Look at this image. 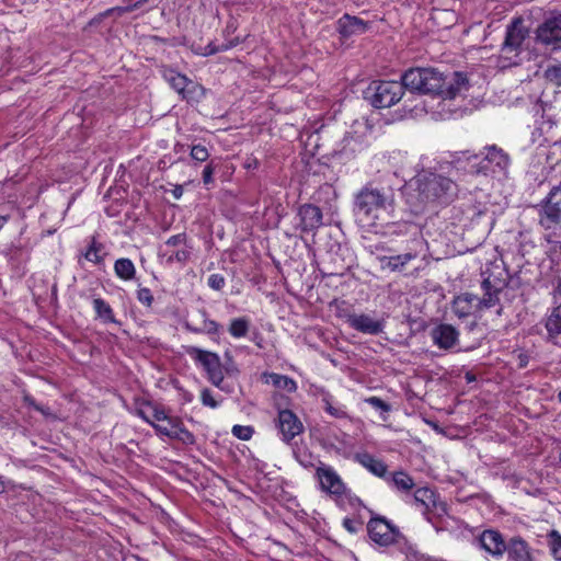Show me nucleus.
I'll return each mask as SVG.
<instances>
[{"mask_svg": "<svg viewBox=\"0 0 561 561\" xmlns=\"http://www.w3.org/2000/svg\"><path fill=\"white\" fill-rule=\"evenodd\" d=\"M401 82L412 92L436 94L443 99H454L468 88L463 73L444 75L435 68H411L402 75Z\"/></svg>", "mask_w": 561, "mask_h": 561, "instance_id": "nucleus-1", "label": "nucleus"}, {"mask_svg": "<svg viewBox=\"0 0 561 561\" xmlns=\"http://www.w3.org/2000/svg\"><path fill=\"white\" fill-rule=\"evenodd\" d=\"M485 153L482 158L479 154L470 153L469 150L455 152L449 161L439 164L440 171L450 172L455 170H466L477 175H506L511 159L508 154L495 145L485 147Z\"/></svg>", "mask_w": 561, "mask_h": 561, "instance_id": "nucleus-2", "label": "nucleus"}, {"mask_svg": "<svg viewBox=\"0 0 561 561\" xmlns=\"http://www.w3.org/2000/svg\"><path fill=\"white\" fill-rule=\"evenodd\" d=\"M394 207V190L389 185L368 183L355 195L354 211L356 216L370 224H375L381 213L392 214Z\"/></svg>", "mask_w": 561, "mask_h": 561, "instance_id": "nucleus-3", "label": "nucleus"}, {"mask_svg": "<svg viewBox=\"0 0 561 561\" xmlns=\"http://www.w3.org/2000/svg\"><path fill=\"white\" fill-rule=\"evenodd\" d=\"M505 287V280L490 277L484 278L481 288L483 296L465 293L454 298L451 309L458 318H467L478 311H483L499 305L500 295Z\"/></svg>", "mask_w": 561, "mask_h": 561, "instance_id": "nucleus-4", "label": "nucleus"}, {"mask_svg": "<svg viewBox=\"0 0 561 561\" xmlns=\"http://www.w3.org/2000/svg\"><path fill=\"white\" fill-rule=\"evenodd\" d=\"M419 196L423 202L450 203L458 193L456 182L435 172L423 171L416 175Z\"/></svg>", "mask_w": 561, "mask_h": 561, "instance_id": "nucleus-5", "label": "nucleus"}, {"mask_svg": "<svg viewBox=\"0 0 561 561\" xmlns=\"http://www.w3.org/2000/svg\"><path fill=\"white\" fill-rule=\"evenodd\" d=\"M529 33V28L520 16L514 18L507 24L505 38L501 45L502 58L507 60L505 66H513L519 62L520 54L527 48Z\"/></svg>", "mask_w": 561, "mask_h": 561, "instance_id": "nucleus-6", "label": "nucleus"}, {"mask_svg": "<svg viewBox=\"0 0 561 561\" xmlns=\"http://www.w3.org/2000/svg\"><path fill=\"white\" fill-rule=\"evenodd\" d=\"M404 94L401 81H374L366 91V99L376 108H387L397 104Z\"/></svg>", "mask_w": 561, "mask_h": 561, "instance_id": "nucleus-7", "label": "nucleus"}, {"mask_svg": "<svg viewBox=\"0 0 561 561\" xmlns=\"http://www.w3.org/2000/svg\"><path fill=\"white\" fill-rule=\"evenodd\" d=\"M187 355L206 373L207 379L217 388H221L225 379V369L217 353L202 350L197 346H188Z\"/></svg>", "mask_w": 561, "mask_h": 561, "instance_id": "nucleus-8", "label": "nucleus"}, {"mask_svg": "<svg viewBox=\"0 0 561 561\" xmlns=\"http://www.w3.org/2000/svg\"><path fill=\"white\" fill-rule=\"evenodd\" d=\"M404 502L420 511L430 522V513L435 512L437 515L447 514V504L438 500L436 493L427 488H419L412 495L404 497Z\"/></svg>", "mask_w": 561, "mask_h": 561, "instance_id": "nucleus-9", "label": "nucleus"}, {"mask_svg": "<svg viewBox=\"0 0 561 561\" xmlns=\"http://www.w3.org/2000/svg\"><path fill=\"white\" fill-rule=\"evenodd\" d=\"M370 539L379 546H390L403 538L399 529L383 517H373L367 525Z\"/></svg>", "mask_w": 561, "mask_h": 561, "instance_id": "nucleus-10", "label": "nucleus"}, {"mask_svg": "<svg viewBox=\"0 0 561 561\" xmlns=\"http://www.w3.org/2000/svg\"><path fill=\"white\" fill-rule=\"evenodd\" d=\"M345 321L352 329L368 335H378L385 329L383 319L367 313H347L345 314Z\"/></svg>", "mask_w": 561, "mask_h": 561, "instance_id": "nucleus-11", "label": "nucleus"}, {"mask_svg": "<svg viewBox=\"0 0 561 561\" xmlns=\"http://www.w3.org/2000/svg\"><path fill=\"white\" fill-rule=\"evenodd\" d=\"M536 41L545 46L561 42V13L546 18L536 30Z\"/></svg>", "mask_w": 561, "mask_h": 561, "instance_id": "nucleus-12", "label": "nucleus"}, {"mask_svg": "<svg viewBox=\"0 0 561 561\" xmlns=\"http://www.w3.org/2000/svg\"><path fill=\"white\" fill-rule=\"evenodd\" d=\"M277 427L282 440L285 443L291 442L296 436L304 432L302 422L290 410L284 409L278 412Z\"/></svg>", "mask_w": 561, "mask_h": 561, "instance_id": "nucleus-13", "label": "nucleus"}, {"mask_svg": "<svg viewBox=\"0 0 561 561\" xmlns=\"http://www.w3.org/2000/svg\"><path fill=\"white\" fill-rule=\"evenodd\" d=\"M298 228L301 232H314L322 226V211L312 204H304L298 208Z\"/></svg>", "mask_w": 561, "mask_h": 561, "instance_id": "nucleus-14", "label": "nucleus"}, {"mask_svg": "<svg viewBox=\"0 0 561 561\" xmlns=\"http://www.w3.org/2000/svg\"><path fill=\"white\" fill-rule=\"evenodd\" d=\"M317 476L323 491L333 495H342L345 492V484L341 477L331 466L322 465L317 468Z\"/></svg>", "mask_w": 561, "mask_h": 561, "instance_id": "nucleus-15", "label": "nucleus"}, {"mask_svg": "<svg viewBox=\"0 0 561 561\" xmlns=\"http://www.w3.org/2000/svg\"><path fill=\"white\" fill-rule=\"evenodd\" d=\"M478 541L479 547L494 558L503 557L507 546L501 533L494 529L483 530Z\"/></svg>", "mask_w": 561, "mask_h": 561, "instance_id": "nucleus-16", "label": "nucleus"}, {"mask_svg": "<svg viewBox=\"0 0 561 561\" xmlns=\"http://www.w3.org/2000/svg\"><path fill=\"white\" fill-rule=\"evenodd\" d=\"M353 460L365 468L373 476L380 479H388V466L379 458L368 451H358L354 454Z\"/></svg>", "mask_w": 561, "mask_h": 561, "instance_id": "nucleus-17", "label": "nucleus"}, {"mask_svg": "<svg viewBox=\"0 0 561 561\" xmlns=\"http://www.w3.org/2000/svg\"><path fill=\"white\" fill-rule=\"evenodd\" d=\"M431 336L436 346L449 350L458 342L459 332L453 325L443 323L432 330Z\"/></svg>", "mask_w": 561, "mask_h": 561, "instance_id": "nucleus-18", "label": "nucleus"}, {"mask_svg": "<svg viewBox=\"0 0 561 561\" xmlns=\"http://www.w3.org/2000/svg\"><path fill=\"white\" fill-rule=\"evenodd\" d=\"M339 32L343 37H350L353 35H360L366 33L370 28V23L366 22L357 16L348 14L343 15L339 22Z\"/></svg>", "mask_w": 561, "mask_h": 561, "instance_id": "nucleus-19", "label": "nucleus"}, {"mask_svg": "<svg viewBox=\"0 0 561 561\" xmlns=\"http://www.w3.org/2000/svg\"><path fill=\"white\" fill-rule=\"evenodd\" d=\"M505 552L510 561H534L529 545L519 536L511 538Z\"/></svg>", "mask_w": 561, "mask_h": 561, "instance_id": "nucleus-20", "label": "nucleus"}, {"mask_svg": "<svg viewBox=\"0 0 561 561\" xmlns=\"http://www.w3.org/2000/svg\"><path fill=\"white\" fill-rule=\"evenodd\" d=\"M385 481L397 492L404 494L405 497L410 495V492L415 486L413 478L403 470L392 473L388 472V479H385Z\"/></svg>", "mask_w": 561, "mask_h": 561, "instance_id": "nucleus-21", "label": "nucleus"}, {"mask_svg": "<svg viewBox=\"0 0 561 561\" xmlns=\"http://www.w3.org/2000/svg\"><path fill=\"white\" fill-rule=\"evenodd\" d=\"M416 251H410L404 254L392 256H380L379 262L383 270L388 268L391 272H401L412 261L417 257Z\"/></svg>", "mask_w": 561, "mask_h": 561, "instance_id": "nucleus-22", "label": "nucleus"}, {"mask_svg": "<svg viewBox=\"0 0 561 561\" xmlns=\"http://www.w3.org/2000/svg\"><path fill=\"white\" fill-rule=\"evenodd\" d=\"M201 316L203 318L202 327L196 328L191 325L190 323L185 324L186 330L193 333H203L209 336L220 335L222 333V325L217 321L209 319L206 310H201Z\"/></svg>", "mask_w": 561, "mask_h": 561, "instance_id": "nucleus-23", "label": "nucleus"}, {"mask_svg": "<svg viewBox=\"0 0 561 561\" xmlns=\"http://www.w3.org/2000/svg\"><path fill=\"white\" fill-rule=\"evenodd\" d=\"M92 306L96 319L101 320L103 323H119L115 318L112 307L103 298L94 297L92 299Z\"/></svg>", "mask_w": 561, "mask_h": 561, "instance_id": "nucleus-24", "label": "nucleus"}, {"mask_svg": "<svg viewBox=\"0 0 561 561\" xmlns=\"http://www.w3.org/2000/svg\"><path fill=\"white\" fill-rule=\"evenodd\" d=\"M545 213L552 220L561 218V185L553 187L547 197Z\"/></svg>", "mask_w": 561, "mask_h": 561, "instance_id": "nucleus-25", "label": "nucleus"}, {"mask_svg": "<svg viewBox=\"0 0 561 561\" xmlns=\"http://www.w3.org/2000/svg\"><path fill=\"white\" fill-rule=\"evenodd\" d=\"M162 77L180 94L184 93L185 88L191 82L186 76L170 68L162 70Z\"/></svg>", "mask_w": 561, "mask_h": 561, "instance_id": "nucleus-26", "label": "nucleus"}, {"mask_svg": "<svg viewBox=\"0 0 561 561\" xmlns=\"http://www.w3.org/2000/svg\"><path fill=\"white\" fill-rule=\"evenodd\" d=\"M251 320L248 317L232 318L228 325V333L233 339H243L248 335Z\"/></svg>", "mask_w": 561, "mask_h": 561, "instance_id": "nucleus-27", "label": "nucleus"}, {"mask_svg": "<svg viewBox=\"0 0 561 561\" xmlns=\"http://www.w3.org/2000/svg\"><path fill=\"white\" fill-rule=\"evenodd\" d=\"M83 256L89 262L100 264L104 260L105 248L101 242L96 240L95 237H92L88 249L83 253Z\"/></svg>", "mask_w": 561, "mask_h": 561, "instance_id": "nucleus-28", "label": "nucleus"}, {"mask_svg": "<svg viewBox=\"0 0 561 561\" xmlns=\"http://www.w3.org/2000/svg\"><path fill=\"white\" fill-rule=\"evenodd\" d=\"M114 272L118 278L130 280L135 277L136 268L131 260L122 257L115 261Z\"/></svg>", "mask_w": 561, "mask_h": 561, "instance_id": "nucleus-29", "label": "nucleus"}, {"mask_svg": "<svg viewBox=\"0 0 561 561\" xmlns=\"http://www.w3.org/2000/svg\"><path fill=\"white\" fill-rule=\"evenodd\" d=\"M546 329L550 339L561 335V304L553 308L547 318Z\"/></svg>", "mask_w": 561, "mask_h": 561, "instance_id": "nucleus-30", "label": "nucleus"}, {"mask_svg": "<svg viewBox=\"0 0 561 561\" xmlns=\"http://www.w3.org/2000/svg\"><path fill=\"white\" fill-rule=\"evenodd\" d=\"M192 254V247L185 245L182 248H179L174 251H164L161 255L165 257V263L171 265L174 262L181 263L184 265L186 262L190 261Z\"/></svg>", "mask_w": 561, "mask_h": 561, "instance_id": "nucleus-31", "label": "nucleus"}, {"mask_svg": "<svg viewBox=\"0 0 561 561\" xmlns=\"http://www.w3.org/2000/svg\"><path fill=\"white\" fill-rule=\"evenodd\" d=\"M175 428V432H172L171 434L165 432L168 438L178 439L186 445L195 444V436L186 427H184L181 420Z\"/></svg>", "mask_w": 561, "mask_h": 561, "instance_id": "nucleus-32", "label": "nucleus"}, {"mask_svg": "<svg viewBox=\"0 0 561 561\" xmlns=\"http://www.w3.org/2000/svg\"><path fill=\"white\" fill-rule=\"evenodd\" d=\"M268 381L275 386L276 388L293 392L297 389V385L295 380L291 378L279 375V374H271Z\"/></svg>", "mask_w": 561, "mask_h": 561, "instance_id": "nucleus-33", "label": "nucleus"}, {"mask_svg": "<svg viewBox=\"0 0 561 561\" xmlns=\"http://www.w3.org/2000/svg\"><path fill=\"white\" fill-rule=\"evenodd\" d=\"M323 403H324L325 412H328L331 416L336 417V419H347L348 417V413L346 411L345 405L337 403V402H332L329 398H324Z\"/></svg>", "mask_w": 561, "mask_h": 561, "instance_id": "nucleus-34", "label": "nucleus"}, {"mask_svg": "<svg viewBox=\"0 0 561 561\" xmlns=\"http://www.w3.org/2000/svg\"><path fill=\"white\" fill-rule=\"evenodd\" d=\"M180 422V419L179 417H170L169 420L164 421L163 423H156L153 424V428L154 431L157 432L158 435H161V436H165L167 437V433H172V432H175V427L178 426Z\"/></svg>", "mask_w": 561, "mask_h": 561, "instance_id": "nucleus-35", "label": "nucleus"}, {"mask_svg": "<svg viewBox=\"0 0 561 561\" xmlns=\"http://www.w3.org/2000/svg\"><path fill=\"white\" fill-rule=\"evenodd\" d=\"M548 537L551 554L554 559L561 560V535L557 530H551Z\"/></svg>", "mask_w": 561, "mask_h": 561, "instance_id": "nucleus-36", "label": "nucleus"}, {"mask_svg": "<svg viewBox=\"0 0 561 561\" xmlns=\"http://www.w3.org/2000/svg\"><path fill=\"white\" fill-rule=\"evenodd\" d=\"M545 78L557 85H561V64L548 66L545 70Z\"/></svg>", "mask_w": 561, "mask_h": 561, "instance_id": "nucleus-37", "label": "nucleus"}, {"mask_svg": "<svg viewBox=\"0 0 561 561\" xmlns=\"http://www.w3.org/2000/svg\"><path fill=\"white\" fill-rule=\"evenodd\" d=\"M231 433L239 439L249 440L253 436L254 430L249 425L237 424L232 426Z\"/></svg>", "mask_w": 561, "mask_h": 561, "instance_id": "nucleus-38", "label": "nucleus"}, {"mask_svg": "<svg viewBox=\"0 0 561 561\" xmlns=\"http://www.w3.org/2000/svg\"><path fill=\"white\" fill-rule=\"evenodd\" d=\"M190 154L197 162H205L209 158L207 148L201 144L192 146Z\"/></svg>", "mask_w": 561, "mask_h": 561, "instance_id": "nucleus-39", "label": "nucleus"}, {"mask_svg": "<svg viewBox=\"0 0 561 561\" xmlns=\"http://www.w3.org/2000/svg\"><path fill=\"white\" fill-rule=\"evenodd\" d=\"M148 407L151 410V420L156 423H163L171 417L162 407L151 403H148Z\"/></svg>", "mask_w": 561, "mask_h": 561, "instance_id": "nucleus-40", "label": "nucleus"}, {"mask_svg": "<svg viewBox=\"0 0 561 561\" xmlns=\"http://www.w3.org/2000/svg\"><path fill=\"white\" fill-rule=\"evenodd\" d=\"M148 0H137L136 2L128 3L126 5H119L110 10V12H117L119 15L131 12L134 10L142 8Z\"/></svg>", "mask_w": 561, "mask_h": 561, "instance_id": "nucleus-41", "label": "nucleus"}, {"mask_svg": "<svg viewBox=\"0 0 561 561\" xmlns=\"http://www.w3.org/2000/svg\"><path fill=\"white\" fill-rule=\"evenodd\" d=\"M137 299L140 304H142L146 307H151L153 302L152 293L147 287H141L137 290Z\"/></svg>", "mask_w": 561, "mask_h": 561, "instance_id": "nucleus-42", "label": "nucleus"}, {"mask_svg": "<svg viewBox=\"0 0 561 561\" xmlns=\"http://www.w3.org/2000/svg\"><path fill=\"white\" fill-rule=\"evenodd\" d=\"M165 245L167 247H174V248H182V247L188 245L187 244V237H186L185 233H178V234L171 236L165 241Z\"/></svg>", "mask_w": 561, "mask_h": 561, "instance_id": "nucleus-43", "label": "nucleus"}, {"mask_svg": "<svg viewBox=\"0 0 561 561\" xmlns=\"http://www.w3.org/2000/svg\"><path fill=\"white\" fill-rule=\"evenodd\" d=\"M201 400L205 407H209L211 409H216L219 405V402L214 398L213 392L207 388L202 390Z\"/></svg>", "mask_w": 561, "mask_h": 561, "instance_id": "nucleus-44", "label": "nucleus"}, {"mask_svg": "<svg viewBox=\"0 0 561 561\" xmlns=\"http://www.w3.org/2000/svg\"><path fill=\"white\" fill-rule=\"evenodd\" d=\"M214 172H215L214 161H210L208 164L205 165V168L202 172L203 183L207 188L209 187V185H211L214 183V179H213Z\"/></svg>", "mask_w": 561, "mask_h": 561, "instance_id": "nucleus-45", "label": "nucleus"}, {"mask_svg": "<svg viewBox=\"0 0 561 561\" xmlns=\"http://www.w3.org/2000/svg\"><path fill=\"white\" fill-rule=\"evenodd\" d=\"M208 286L214 290H220L226 285V279L221 274H211L207 279Z\"/></svg>", "mask_w": 561, "mask_h": 561, "instance_id": "nucleus-46", "label": "nucleus"}, {"mask_svg": "<svg viewBox=\"0 0 561 561\" xmlns=\"http://www.w3.org/2000/svg\"><path fill=\"white\" fill-rule=\"evenodd\" d=\"M366 402L377 410H381L385 412H388L390 410V405L378 397H369L366 399Z\"/></svg>", "mask_w": 561, "mask_h": 561, "instance_id": "nucleus-47", "label": "nucleus"}, {"mask_svg": "<svg viewBox=\"0 0 561 561\" xmlns=\"http://www.w3.org/2000/svg\"><path fill=\"white\" fill-rule=\"evenodd\" d=\"M343 525L352 534L357 531V527H356L355 522L353 519L345 518L343 520Z\"/></svg>", "mask_w": 561, "mask_h": 561, "instance_id": "nucleus-48", "label": "nucleus"}, {"mask_svg": "<svg viewBox=\"0 0 561 561\" xmlns=\"http://www.w3.org/2000/svg\"><path fill=\"white\" fill-rule=\"evenodd\" d=\"M137 415L153 427L154 422L151 420V416L146 413L145 410H138Z\"/></svg>", "mask_w": 561, "mask_h": 561, "instance_id": "nucleus-49", "label": "nucleus"}, {"mask_svg": "<svg viewBox=\"0 0 561 561\" xmlns=\"http://www.w3.org/2000/svg\"><path fill=\"white\" fill-rule=\"evenodd\" d=\"M9 221V216H0V230Z\"/></svg>", "mask_w": 561, "mask_h": 561, "instance_id": "nucleus-50", "label": "nucleus"}, {"mask_svg": "<svg viewBox=\"0 0 561 561\" xmlns=\"http://www.w3.org/2000/svg\"><path fill=\"white\" fill-rule=\"evenodd\" d=\"M173 194H174V196H175L176 198H180V197H181V195H182V188H181V187H176V188L174 190Z\"/></svg>", "mask_w": 561, "mask_h": 561, "instance_id": "nucleus-51", "label": "nucleus"}, {"mask_svg": "<svg viewBox=\"0 0 561 561\" xmlns=\"http://www.w3.org/2000/svg\"><path fill=\"white\" fill-rule=\"evenodd\" d=\"M5 491V485L3 478L0 476V493H3Z\"/></svg>", "mask_w": 561, "mask_h": 561, "instance_id": "nucleus-52", "label": "nucleus"}, {"mask_svg": "<svg viewBox=\"0 0 561 561\" xmlns=\"http://www.w3.org/2000/svg\"><path fill=\"white\" fill-rule=\"evenodd\" d=\"M352 140H353V139H350L348 137H346V138L344 139V141H345V147L351 146Z\"/></svg>", "mask_w": 561, "mask_h": 561, "instance_id": "nucleus-53", "label": "nucleus"}, {"mask_svg": "<svg viewBox=\"0 0 561 561\" xmlns=\"http://www.w3.org/2000/svg\"><path fill=\"white\" fill-rule=\"evenodd\" d=\"M558 401L561 403V390L558 392Z\"/></svg>", "mask_w": 561, "mask_h": 561, "instance_id": "nucleus-54", "label": "nucleus"}, {"mask_svg": "<svg viewBox=\"0 0 561 561\" xmlns=\"http://www.w3.org/2000/svg\"><path fill=\"white\" fill-rule=\"evenodd\" d=\"M216 51H217L216 49H210V50H209V54H214V53H216Z\"/></svg>", "mask_w": 561, "mask_h": 561, "instance_id": "nucleus-55", "label": "nucleus"}, {"mask_svg": "<svg viewBox=\"0 0 561 561\" xmlns=\"http://www.w3.org/2000/svg\"><path fill=\"white\" fill-rule=\"evenodd\" d=\"M559 461L561 462V451L559 453Z\"/></svg>", "mask_w": 561, "mask_h": 561, "instance_id": "nucleus-56", "label": "nucleus"}]
</instances>
